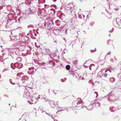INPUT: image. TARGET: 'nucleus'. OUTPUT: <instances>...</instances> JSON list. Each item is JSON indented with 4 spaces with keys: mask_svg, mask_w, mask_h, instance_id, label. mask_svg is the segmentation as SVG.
Here are the masks:
<instances>
[{
    "mask_svg": "<svg viewBox=\"0 0 121 121\" xmlns=\"http://www.w3.org/2000/svg\"><path fill=\"white\" fill-rule=\"evenodd\" d=\"M108 71L105 70L104 69H103L102 71L98 73V75L102 78L103 77H106L107 75V74L106 73V72Z\"/></svg>",
    "mask_w": 121,
    "mask_h": 121,
    "instance_id": "1",
    "label": "nucleus"
},
{
    "mask_svg": "<svg viewBox=\"0 0 121 121\" xmlns=\"http://www.w3.org/2000/svg\"><path fill=\"white\" fill-rule=\"evenodd\" d=\"M35 97H32L31 99L30 100H28V103L30 104H35L37 101V99H35Z\"/></svg>",
    "mask_w": 121,
    "mask_h": 121,
    "instance_id": "2",
    "label": "nucleus"
},
{
    "mask_svg": "<svg viewBox=\"0 0 121 121\" xmlns=\"http://www.w3.org/2000/svg\"><path fill=\"white\" fill-rule=\"evenodd\" d=\"M95 100H94V101H92L91 102V104L88 106H86V108L88 110H91L93 107V104H94Z\"/></svg>",
    "mask_w": 121,
    "mask_h": 121,
    "instance_id": "3",
    "label": "nucleus"
},
{
    "mask_svg": "<svg viewBox=\"0 0 121 121\" xmlns=\"http://www.w3.org/2000/svg\"><path fill=\"white\" fill-rule=\"evenodd\" d=\"M117 24L120 28H121V20L119 18H117L116 19Z\"/></svg>",
    "mask_w": 121,
    "mask_h": 121,
    "instance_id": "4",
    "label": "nucleus"
},
{
    "mask_svg": "<svg viewBox=\"0 0 121 121\" xmlns=\"http://www.w3.org/2000/svg\"><path fill=\"white\" fill-rule=\"evenodd\" d=\"M74 103L76 104V103ZM83 104V102L82 101V100H80L79 101H78L77 103V105H75V106L76 107L77 106V107H78L81 106Z\"/></svg>",
    "mask_w": 121,
    "mask_h": 121,
    "instance_id": "5",
    "label": "nucleus"
},
{
    "mask_svg": "<svg viewBox=\"0 0 121 121\" xmlns=\"http://www.w3.org/2000/svg\"><path fill=\"white\" fill-rule=\"evenodd\" d=\"M52 24V21L51 20H49L47 24L48 27V29H51L52 27V26H51Z\"/></svg>",
    "mask_w": 121,
    "mask_h": 121,
    "instance_id": "6",
    "label": "nucleus"
},
{
    "mask_svg": "<svg viewBox=\"0 0 121 121\" xmlns=\"http://www.w3.org/2000/svg\"><path fill=\"white\" fill-rule=\"evenodd\" d=\"M28 69L29 71H28V73L29 74H31L34 73V71L33 70V68H29Z\"/></svg>",
    "mask_w": 121,
    "mask_h": 121,
    "instance_id": "7",
    "label": "nucleus"
},
{
    "mask_svg": "<svg viewBox=\"0 0 121 121\" xmlns=\"http://www.w3.org/2000/svg\"><path fill=\"white\" fill-rule=\"evenodd\" d=\"M11 68L13 69H14L16 68H17V63H15L14 64L12 63L11 65Z\"/></svg>",
    "mask_w": 121,
    "mask_h": 121,
    "instance_id": "8",
    "label": "nucleus"
},
{
    "mask_svg": "<svg viewBox=\"0 0 121 121\" xmlns=\"http://www.w3.org/2000/svg\"><path fill=\"white\" fill-rule=\"evenodd\" d=\"M25 98H26L27 99L29 98L30 95H29V93L28 92H25L23 95Z\"/></svg>",
    "mask_w": 121,
    "mask_h": 121,
    "instance_id": "9",
    "label": "nucleus"
},
{
    "mask_svg": "<svg viewBox=\"0 0 121 121\" xmlns=\"http://www.w3.org/2000/svg\"><path fill=\"white\" fill-rule=\"evenodd\" d=\"M95 68V65L94 64H91L89 66V69L91 70H94Z\"/></svg>",
    "mask_w": 121,
    "mask_h": 121,
    "instance_id": "10",
    "label": "nucleus"
},
{
    "mask_svg": "<svg viewBox=\"0 0 121 121\" xmlns=\"http://www.w3.org/2000/svg\"><path fill=\"white\" fill-rule=\"evenodd\" d=\"M17 68L18 69H20L22 68L23 67V65L22 63H17Z\"/></svg>",
    "mask_w": 121,
    "mask_h": 121,
    "instance_id": "11",
    "label": "nucleus"
},
{
    "mask_svg": "<svg viewBox=\"0 0 121 121\" xmlns=\"http://www.w3.org/2000/svg\"><path fill=\"white\" fill-rule=\"evenodd\" d=\"M73 6V4H72L70 3L68 4L67 7H66V9L67 10L69 9L72 8Z\"/></svg>",
    "mask_w": 121,
    "mask_h": 121,
    "instance_id": "12",
    "label": "nucleus"
},
{
    "mask_svg": "<svg viewBox=\"0 0 121 121\" xmlns=\"http://www.w3.org/2000/svg\"><path fill=\"white\" fill-rule=\"evenodd\" d=\"M25 19V17H21L18 18V21L19 22H22Z\"/></svg>",
    "mask_w": 121,
    "mask_h": 121,
    "instance_id": "13",
    "label": "nucleus"
},
{
    "mask_svg": "<svg viewBox=\"0 0 121 121\" xmlns=\"http://www.w3.org/2000/svg\"><path fill=\"white\" fill-rule=\"evenodd\" d=\"M95 101L94 103L95 102H96L95 103V106L96 107H99L100 105V102H99L98 100H96V99H95Z\"/></svg>",
    "mask_w": 121,
    "mask_h": 121,
    "instance_id": "14",
    "label": "nucleus"
},
{
    "mask_svg": "<svg viewBox=\"0 0 121 121\" xmlns=\"http://www.w3.org/2000/svg\"><path fill=\"white\" fill-rule=\"evenodd\" d=\"M15 79H10L9 80L10 83L14 85L15 84Z\"/></svg>",
    "mask_w": 121,
    "mask_h": 121,
    "instance_id": "15",
    "label": "nucleus"
},
{
    "mask_svg": "<svg viewBox=\"0 0 121 121\" xmlns=\"http://www.w3.org/2000/svg\"><path fill=\"white\" fill-rule=\"evenodd\" d=\"M39 95L37 94H35L33 96V97H35L36 99H37V100L39 98Z\"/></svg>",
    "mask_w": 121,
    "mask_h": 121,
    "instance_id": "16",
    "label": "nucleus"
},
{
    "mask_svg": "<svg viewBox=\"0 0 121 121\" xmlns=\"http://www.w3.org/2000/svg\"><path fill=\"white\" fill-rule=\"evenodd\" d=\"M78 17L81 19L84 18L85 17V16L82 14H79L78 15Z\"/></svg>",
    "mask_w": 121,
    "mask_h": 121,
    "instance_id": "17",
    "label": "nucleus"
},
{
    "mask_svg": "<svg viewBox=\"0 0 121 121\" xmlns=\"http://www.w3.org/2000/svg\"><path fill=\"white\" fill-rule=\"evenodd\" d=\"M110 110L111 112H114L115 110V108L113 107H111L110 108Z\"/></svg>",
    "mask_w": 121,
    "mask_h": 121,
    "instance_id": "18",
    "label": "nucleus"
},
{
    "mask_svg": "<svg viewBox=\"0 0 121 121\" xmlns=\"http://www.w3.org/2000/svg\"><path fill=\"white\" fill-rule=\"evenodd\" d=\"M18 50L20 51H23L24 50V47L22 46H20L19 48H17Z\"/></svg>",
    "mask_w": 121,
    "mask_h": 121,
    "instance_id": "19",
    "label": "nucleus"
},
{
    "mask_svg": "<svg viewBox=\"0 0 121 121\" xmlns=\"http://www.w3.org/2000/svg\"><path fill=\"white\" fill-rule=\"evenodd\" d=\"M57 102H58L57 101V102H54L53 101H51V105H52V104H53L55 106H56V105L57 104Z\"/></svg>",
    "mask_w": 121,
    "mask_h": 121,
    "instance_id": "20",
    "label": "nucleus"
},
{
    "mask_svg": "<svg viewBox=\"0 0 121 121\" xmlns=\"http://www.w3.org/2000/svg\"><path fill=\"white\" fill-rule=\"evenodd\" d=\"M55 23L57 26H59L60 24V22L59 20H57L55 21Z\"/></svg>",
    "mask_w": 121,
    "mask_h": 121,
    "instance_id": "21",
    "label": "nucleus"
},
{
    "mask_svg": "<svg viewBox=\"0 0 121 121\" xmlns=\"http://www.w3.org/2000/svg\"><path fill=\"white\" fill-rule=\"evenodd\" d=\"M23 74L22 73H18L17 75V76L19 77H21V75H23Z\"/></svg>",
    "mask_w": 121,
    "mask_h": 121,
    "instance_id": "22",
    "label": "nucleus"
},
{
    "mask_svg": "<svg viewBox=\"0 0 121 121\" xmlns=\"http://www.w3.org/2000/svg\"><path fill=\"white\" fill-rule=\"evenodd\" d=\"M39 2L41 3H44L45 2V0H39Z\"/></svg>",
    "mask_w": 121,
    "mask_h": 121,
    "instance_id": "23",
    "label": "nucleus"
},
{
    "mask_svg": "<svg viewBox=\"0 0 121 121\" xmlns=\"http://www.w3.org/2000/svg\"><path fill=\"white\" fill-rule=\"evenodd\" d=\"M115 80V78L113 77H111L110 79V81L111 82H113Z\"/></svg>",
    "mask_w": 121,
    "mask_h": 121,
    "instance_id": "24",
    "label": "nucleus"
},
{
    "mask_svg": "<svg viewBox=\"0 0 121 121\" xmlns=\"http://www.w3.org/2000/svg\"><path fill=\"white\" fill-rule=\"evenodd\" d=\"M42 99L43 101H48V102L50 101V100H48L47 99L44 98H43Z\"/></svg>",
    "mask_w": 121,
    "mask_h": 121,
    "instance_id": "25",
    "label": "nucleus"
},
{
    "mask_svg": "<svg viewBox=\"0 0 121 121\" xmlns=\"http://www.w3.org/2000/svg\"><path fill=\"white\" fill-rule=\"evenodd\" d=\"M78 61L77 60H74L73 62V63L75 65H76L78 63Z\"/></svg>",
    "mask_w": 121,
    "mask_h": 121,
    "instance_id": "26",
    "label": "nucleus"
},
{
    "mask_svg": "<svg viewBox=\"0 0 121 121\" xmlns=\"http://www.w3.org/2000/svg\"><path fill=\"white\" fill-rule=\"evenodd\" d=\"M70 68V66L69 65H67L66 66V69L67 70H69Z\"/></svg>",
    "mask_w": 121,
    "mask_h": 121,
    "instance_id": "27",
    "label": "nucleus"
},
{
    "mask_svg": "<svg viewBox=\"0 0 121 121\" xmlns=\"http://www.w3.org/2000/svg\"><path fill=\"white\" fill-rule=\"evenodd\" d=\"M17 60L18 62H20L21 61L22 59L21 57H18L17 58Z\"/></svg>",
    "mask_w": 121,
    "mask_h": 121,
    "instance_id": "28",
    "label": "nucleus"
},
{
    "mask_svg": "<svg viewBox=\"0 0 121 121\" xmlns=\"http://www.w3.org/2000/svg\"><path fill=\"white\" fill-rule=\"evenodd\" d=\"M111 54V52H108L107 53V54L106 55V56H105V58H106L107 56H108V55H110V54ZM110 56V55H109V56H108V57H109Z\"/></svg>",
    "mask_w": 121,
    "mask_h": 121,
    "instance_id": "29",
    "label": "nucleus"
},
{
    "mask_svg": "<svg viewBox=\"0 0 121 121\" xmlns=\"http://www.w3.org/2000/svg\"><path fill=\"white\" fill-rule=\"evenodd\" d=\"M66 80V78H64L61 79V81L62 82H65Z\"/></svg>",
    "mask_w": 121,
    "mask_h": 121,
    "instance_id": "30",
    "label": "nucleus"
},
{
    "mask_svg": "<svg viewBox=\"0 0 121 121\" xmlns=\"http://www.w3.org/2000/svg\"><path fill=\"white\" fill-rule=\"evenodd\" d=\"M89 82L90 83H91L92 84V86H93L94 85V84L92 80H90L89 81Z\"/></svg>",
    "mask_w": 121,
    "mask_h": 121,
    "instance_id": "31",
    "label": "nucleus"
},
{
    "mask_svg": "<svg viewBox=\"0 0 121 121\" xmlns=\"http://www.w3.org/2000/svg\"><path fill=\"white\" fill-rule=\"evenodd\" d=\"M33 27V26L32 25H30L28 26L27 27L28 28L32 27Z\"/></svg>",
    "mask_w": 121,
    "mask_h": 121,
    "instance_id": "32",
    "label": "nucleus"
},
{
    "mask_svg": "<svg viewBox=\"0 0 121 121\" xmlns=\"http://www.w3.org/2000/svg\"><path fill=\"white\" fill-rule=\"evenodd\" d=\"M114 30V29L113 28H112V30L109 31V32L110 33H112L113 32Z\"/></svg>",
    "mask_w": 121,
    "mask_h": 121,
    "instance_id": "33",
    "label": "nucleus"
},
{
    "mask_svg": "<svg viewBox=\"0 0 121 121\" xmlns=\"http://www.w3.org/2000/svg\"><path fill=\"white\" fill-rule=\"evenodd\" d=\"M94 93H95L96 95V97H97L98 96V94L97 92H94Z\"/></svg>",
    "mask_w": 121,
    "mask_h": 121,
    "instance_id": "34",
    "label": "nucleus"
},
{
    "mask_svg": "<svg viewBox=\"0 0 121 121\" xmlns=\"http://www.w3.org/2000/svg\"><path fill=\"white\" fill-rule=\"evenodd\" d=\"M95 50H91V53H93L95 52Z\"/></svg>",
    "mask_w": 121,
    "mask_h": 121,
    "instance_id": "35",
    "label": "nucleus"
},
{
    "mask_svg": "<svg viewBox=\"0 0 121 121\" xmlns=\"http://www.w3.org/2000/svg\"><path fill=\"white\" fill-rule=\"evenodd\" d=\"M65 110V108H62V109H60V111H61V110L64 111V110ZM60 111V110L58 111Z\"/></svg>",
    "mask_w": 121,
    "mask_h": 121,
    "instance_id": "36",
    "label": "nucleus"
},
{
    "mask_svg": "<svg viewBox=\"0 0 121 121\" xmlns=\"http://www.w3.org/2000/svg\"><path fill=\"white\" fill-rule=\"evenodd\" d=\"M85 63L84 64V67L85 68H86V66L85 65Z\"/></svg>",
    "mask_w": 121,
    "mask_h": 121,
    "instance_id": "37",
    "label": "nucleus"
},
{
    "mask_svg": "<svg viewBox=\"0 0 121 121\" xmlns=\"http://www.w3.org/2000/svg\"><path fill=\"white\" fill-rule=\"evenodd\" d=\"M54 42L56 44L57 43V40H54Z\"/></svg>",
    "mask_w": 121,
    "mask_h": 121,
    "instance_id": "38",
    "label": "nucleus"
},
{
    "mask_svg": "<svg viewBox=\"0 0 121 121\" xmlns=\"http://www.w3.org/2000/svg\"><path fill=\"white\" fill-rule=\"evenodd\" d=\"M60 28L62 29L64 28V26H60Z\"/></svg>",
    "mask_w": 121,
    "mask_h": 121,
    "instance_id": "39",
    "label": "nucleus"
},
{
    "mask_svg": "<svg viewBox=\"0 0 121 121\" xmlns=\"http://www.w3.org/2000/svg\"><path fill=\"white\" fill-rule=\"evenodd\" d=\"M57 108H61V107H59V106H58V105H57Z\"/></svg>",
    "mask_w": 121,
    "mask_h": 121,
    "instance_id": "40",
    "label": "nucleus"
},
{
    "mask_svg": "<svg viewBox=\"0 0 121 121\" xmlns=\"http://www.w3.org/2000/svg\"><path fill=\"white\" fill-rule=\"evenodd\" d=\"M16 19V17L15 18V20L16 21V22H17V21Z\"/></svg>",
    "mask_w": 121,
    "mask_h": 121,
    "instance_id": "41",
    "label": "nucleus"
},
{
    "mask_svg": "<svg viewBox=\"0 0 121 121\" xmlns=\"http://www.w3.org/2000/svg\"><path fill=\"white\" fill-rule=\"evenodd\" d=\"M52 0L53 1H54V2L56 1V0Z\"/></svg>",
    "mask_w": 121,
    "mask_h": 121,
    "instance_id": "42",
    "label": "nucleus"
},
{
    "mask_svg": "<svg viewBox=\"0 0 121 121\" xmlns=\"http://www.w3.org/2000/svg\"><path fill=\"white\" fill-rule=\"evenodd\" d=\"M65 33L66 34L67 33V30H65Z\"/></svg>",
    "mask_w": 121,
    "mask_h": 121,
    "instance_id": "43",
    "label": "nucleus"
},
{
    "mask_svg": "<svg viewBox=\"0 0 121 121\" xmlns=\"http://www.w3.org/2000/svg\"><path fill=\"white\" fill-rule=\"evenodd\" d=\"M5 71V70H3V72H4Z\"/></svg>",
    "mask_w": 121,
    "mask_h": 121,
    "instance_id": "44",
    "label": "nucleus"
},
{
    "mask_svg": "<svg viewBox=\"0 0 121 121\" xmlns=\"http://www.w3.org/2000/svg\"><path fill=\"white\" fill-rule=\"evenodd\" d=\"M50 116H52V115H49Z\"/></svg>",
    "mask_w": 121,
    "mask_h": 121,
    "instance_id": "45",
    "label": "nucleus"
},
{
    "mask_svg": "<svg viewBox=\"0 0 121 121\" xmlns=\"http://www.w3.org/2000/svg\"><path fill=\"white\" fill-rule=\"evenodd\" d=\"M115 9V10H117L118 9Z\"/></svg>",
    "mask_w": 121,
    "mask_h": 121,
    "instance_id": "46",
    "label": "nucleus"
},
{
    "mask_svg": "<svg viewBox=\"0 0 121 121\" xmlns=\"http://www.w3.org/2000/svg\"><path fill=\"white\" fill-rule=\"evenodd\" d=\"M109 35L110 37V34H109Z\"/></svg>",
    "mask_w": 121,
    "mask_h": 121,
    "instance_id": "47",
    "label": "nucleus"
},
{
    "mask_svg": "<svg viewBox=\"0 0 121 121\" xmlns=\"http://www.w3.org/2000/svg\"><path fill=\"white\" fill-rule=\"evenodd\" d=\"M1 76V75H0V78Z\"/></svg>",
    "mask_w": 121,
    "mask_h": 121,
    "instance_id": "48",
    "label": "nucleus"
},
{
    "mask_svg": "<svg viewBox=\"0 0 121 121\" xmlns=\"http://www.w3.org/2000/svg\"><path fill=\"white\" fill-rule=\"evenodd\" d=\"M88 15H87V17H88Z\"/></svg>",
    "mask_w": 121,
    "mask_h": 121,
    "instance_id": "49",
    "label": "nucleus"
},
{
    "mask_svg": "<svg viewBox=\"0 0 121 121\" xmlns=\"http://www.w3.org/2000/svg\"><path fill=\"white\" fill-rule=\"evenodd\" d=\"M115 1H117V0H114Z\"/></svg>",
    "mask_w": 121,
    "mask_h": 121,
    "instance_id": "50",
    "label": "nucleus"
},
{
    "mask_svg": "<svg viewBox=\"0 0 121 121\" xmlns=\"http://www.w3.org/2000/svg\"><path fill=\"white\" fill-rule=\"evenodd\" d=\"M83 31L84 32H85V31Z\"/></svg>",
    "mask_w": 121,
    "mask_h": 121,
    "instance_id": "51",
    "label": "nucleus"
},
{
    "mask_svg": "<svg viewBox=\"0 0 121 121\" xmlns=\"http://www.w3.org/2000/svg\"><path fill=\"white\" fill-rule=\"evenodd\" d=\"M64 54L65 53V52H64L63 53V54H64Z\"/></svg>",
    "mask_w": 121,
    "mask_h": 121,
    "instance_id": "52",
    "label": "nucleus"
},
{
    "mask_svg": "<svg viewBox=\"0 0 121 121\" xmlns=\"http://www.w3.org/2000/svg\"><path fill=\"white\" fill-rule=\"evenodd\" d=\"M25 77V76H24V77H23V78H24V77Z\"/></svg>",
    "mask_w": 121,
    "mask_h": 121,
    "instance_id": "53",
    "label": "nucleus"
},
{
    "mask_svg": "<svg viewBox=\"0 0 121 121\" xmlns=\"http://www.w3.org/2000/svg\"><path fill=\"white\" fill-rule=\"evenodd\" d=\"M54 94H56V93H54Z\"/></svg>",
    "mask_w": 121,
    "mask_h": 121,
    "instance_id": "54",
    "label": "nucleus"
},
{
    "mask_svg": "<svg viewBox=\"0 0 121 121\" xmlns=\"http://www.w3.org/2000/svg\"><path fill=\"white\" fill-rule=\"evenodd\" d=\"M1 47H2V46H1Z\"/></svg>",
    "mask_w": 121,
    "mask_h": 121,
    "instance_id": "55",
    "label": "nucleus"
},
{
    "mask_svg": "<svg viewBox=\"0 0 121 121\" xmlns=\"http://www.w3.org/2000/svg\"><path fill=\"white\" fill-rule=\"evenodd\" d=\"M43 111L42 112H43Z\"/></svg>",
    "mask_w": 121,
    "mask_h": 121,
    "instance_id": "56",
    "label": "nucleus"
},
{
    "mask_svg": "<svg viewBox=\"0 0 121 121\" xmlns=\"http://www.w3.org/2000/svg\"><path fill=\"white\" fill-rule=\"evenodd\" d=\"M95 8V7H93V8Z\"/></svg>",
    "mask_w": 121,
    "mask_h": 121,
    "instance_id": "57",
    "label": "nucleus"
},
{
    "mask_svg": "<svg viewBox=\"0 0 121 121\" xmlns=\"http://www.w3.org/2000/svg\"><path fill=\"white\" fill-rule=\"evenodd\" d=\"M110 72H111V71H110Z\"/></svg>",
    "mask_w": 121,
    "mask_h": 121,
    "instance_id": "58",
    "label": "nucleus"
},
{
    "mask_svg": "<svg viewBox=\"0 0 121 121\" xmlns=\"http://www.w3.org/2000/svg\"><path fill=\"white\" fill-rule=\"evenodd\" d=\"M58 32H60V31H58Z\"/></svg>",
    "mask_w": 121,
    "mask_h": 121,
    "instance_id": "59",
    "label": "nucleus"
}]
</instances>
